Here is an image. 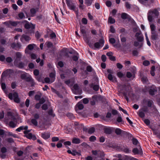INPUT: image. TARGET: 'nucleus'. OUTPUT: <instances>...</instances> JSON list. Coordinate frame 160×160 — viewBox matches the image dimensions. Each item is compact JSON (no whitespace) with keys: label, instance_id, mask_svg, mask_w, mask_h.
Instances as JSON below:
<instances>
[{"label":"nucleus","instance_id":"f257e3e1","mask_svg":"<svg viewBox=\"0 0 160 160\" xmlns=\"http://www.w3.org/2000/svg\"><path fill=\"white\" fill-rule=\"evenodd\" d=\"M159 8H154L148 11V19L149 22H152L154 18H158L159 14Z\"/></svg>","mask_w":160,"mask_h":160},{"label":"nucleus","instance_id":"f03ea898","mask_svg":"<svg viewBox=\"0 0 160 160\" xmlns=\"http://www.w3.org/2000/svg\"><path fill=\"white\" fill-rule=\"evenodd\" d=\"M16 118L14 114L11 112H9L7 113V115L5 116L4 122L6 124H8L10 121H14Z\"/></svg>","mask_w":160,"mask_h":160},{"label":"nucleus","instance_id":"7ed1b4c3","mask_svg":"<svg viewBox=\"0 0 160 160\" xmlns=\"http://www.w3.org/2000/svg\"><path fill=\"white\" fill-rule=\"evenodd\" d=\"M8 98L10 99H13L14 101L16 103H19L20 102V100L18 98V95L16 92L10 93L8 95Z\"/></svg>","mask_w":160,"mask_h":160},{"label":"nucleus","instance_id":"20e7f679","mask_svg":"<svg viewBox=\"0 0 160 160\" xmlns=\"http://www.w3.org/2000/svg\"><path fill=\"white\" fill-rule=\"evenodd\" d=\"M72 51H69L67 48H63L61 51V58L65 57L68 58L69 57L68 53L72 54Z\"/></svg>","mask_w":160,"mask_h":160},{"label":"nucleus","instance_id":"39448f33","mask_svg":"<svg viewBox=\"0 0 160 160\" xmlns=\"http://www.w3.org/2000/svg\"><path fill=\"white\" fill-rule=\"evenodd\" d=\"M7 71L8 70L3 72L1 76L0 82L1 83L2 88V89L4 91H5V89H6V85L5 83L2 82V80L3 79L4 76L7 74Z\"/></svg>","mask_w":160,"mask_h":160},{"label":"nucleus","instance_id":"423d86ee","mask_svg":"<svg viewBox=\"0 0 160 160\" xmlns=\"http://www.w3.org/2000/svg\"><path fill=\"white\" fill-rule=\"evenodd\" d=\"M101 96H100L94 95L92 97V100L90 102L91 105H94L95 104L96 102L98 100L100 99Z\"/></svg>","mask_w":160,"mask_h":160},{"label":"nucleus","instance_id":"0eeeda50","mask_svg":"<svg viewBox=\"0 0 160 160\" xmlns=\"http://www.w3.org/2000/svg\"><path fill=\"white\" fill-rule=\"evenodd\" d=\"M73 92L75 94H80L81 93L82 90H79V86L77 84H75L73 86Z\"/></svg>","mask_w":160,"mask_h":160},{"label":"nucleus","instance_id":"6e6552de","mask_svg":"<svg viewBox=\"0 0 160 160\" xmlns=\"http://www.w3.org/2000/svg\"><path fill=\"white\" fill-rule=\"evenodd\" d=\"M16 58L14 61V65H16L18 61H20L22 57V54L19 52H17L16 53Z\"/></svg>","mask_w":160,"mask_h":160},{"label":"nucleus","instance_id":"1a4fd4ad","mask_svg":"<svg viewBox=\"0 0 160 160\" xmlns=\"http://www.w3.org/2000/svg\"><path fill=\"white\" fill-rule=\"evenodd\" d=\"M66 2L67 6L70 9L74 10L75 7L70 0H66Z\"/></svg>","mask_w":160,"mask_h":160},{"label":"nucleus","instance_id":"9d476101","mask_svg":"<svg viewBox=\"0 0 160 160\" xmlns=\"http://www.w3.org/2000/svg\"><path fill=\"white\" fill-rule=\"evenodd\" d=\"M109 42L115 47L119 48L121 46L119 41H109Z\"/></svg>","mask_w":160,"mask_h":160},{"label":"nucleus","instance_id":"9b49d317","mask_svg":"<svg viewBox=\"0 0 160 160\" xmlns=\"http://www.w3.org/2000/svg\"><path fill=\"white\" fill-rule=\"evenodd\" d=\"M104 43V41H100L99 42L95 43L94 44V47L97 48H99L100 47L103 46Z\"/></svg>","mask_w":160,"mask_h":160},{"label":"nucleus","instance_id":"f8f14e48","mask_svg":"<svg viewBox=\"0 0 160 160\" xmlns=\"http://www.w3.org/2000/svg\"><path fill=\"white\" fill-rule=\"evenodd\" d=\"M17 121L16 119L14 121L12 120L9 122L7 124L12 128H15L17 125Z\"/></svg>","mask_w":160,"mask_h":160},{"label":"nucleus","instance_id":"ddd939ff","mask_svg":"<svg viewBox=\"0 0 160 160\" xmlns=\"http://www.w3.org/2000/svg\"><path fill=\"white\" fill-rule=\"evenodd\" d=\"M135 37L137 40H143V37L142 32L140 31L136 33Z\"/></svg>","mask_w":160,"mask_h":160},{"label":"nucleus","instance_id":"4468645a","mask_svg":"<svg viewBox=\"0 0 160 160\" xmlns=\"http://www.w3.org/2000/svg\"><path fill=\"white\" fill-rule=\"evenodd\" d=\"M142 41H135L134 43V46L138 48H140L142 47L143 44Z\"/></svg>","mask_w":160,"mask_h":160},{"label":"nucleus","instance_id":"2eb2a0df","mask_svg":"<svg viewBox=\"0 0 160 160\" xmlns=\"http://www.w3.org/2000/svg\"><path fill=\"white\" fill-rule=\"evenodd\" d=\"M143 102L144 104L147 103L148 107H151L153 103L152 100L150 99H144L143 100Z\"/></svg>","mask_w":160,"mask_h":160},{"label":"nucleus","instance_id":"dca6fc26","mask_svg":"<svg viewBox=\"0 0 160 160\" xmlns=\"http://www.w3.org/2000/svg\"><path fill=\"white\" fill-rule=\"evenodd\" d=\"M157 91V90L155 87L153 85L151 87L149 90V93L150 94L153 95L155 94V92Z\"/></svg>","mask_w":160,"mask_h":160},{"label":"nucleus","instance_id":"f3484780","mask_svg":"<svg viewBox=\"0 0 160 160\" xmlns=\"http://www.w3.org/2000/svg\"><path fill=\"white\" fill-rule=\"evenodd\" d=\"M25 136L29 139H32L33 140H35L36 137L34 135H33L31 133H28L25 135Z\"/></svg>","mask_w":160,"mask_h":160},{"label":"nucleus","instance_id":"a211bd4d","mask_svg":"<svg viewBox=\"0 0 160 160\" xmlns=\"http://www.w3.org/2000/svg\"><path fill=\"white\" fill-rule=\"evenodd\" d=\"M108 78L109 80L112 82H116L117 81L116 78L111 74H108Z\"/></svg>","mask_w":160,"mask_h":160},{"label":"nucleus","instance_id":"6ab92c4d","mask_svg":"<svg viewBox=\"0 0 160 160\" xmlns=\"http://www.w3.org/2000/svg\"><path fill=\"white\" fill-rule=\"evenodd\" d=\"M126 85L119 84L118 86V89L120 92L123 90H126Z\"/></svg>","mask_w":160,"mask_h":160},{"label":"nucleus","instance_id":"aec40b11","mask_svg":"<svg viewBox=\"0 0 160 160\" xmlns=\"http://www.w3.org/2000/svg\"><path fill=\"white\" fill-rule=\"evenodd\" d=\"M158 37V34L156 31L151 32V38L152 39L156 40Z\"/></svg>","mask_w":160,"mask_h":160},{"label":"nucleus","instance_id":"412c9836","mask_svg":"<svg viewBox=\"0 0 160 160\" xmlns=\"http://www.w3.org/2000/svg\"><path fill=\"white\" fill-rule=\"evenodd\" d=\"M24 27L26 29H29L32 28L33 29L35 28V26L32 23L31 24L28 23H26L25 24Z\"/></svg>","mask_w":160,"mask_h":160},{"label":"nucleus","instance_id":"4be33fe9","mask_svg":"<svg viewBox=\"0 0 160 160\" xmlns=\"http://www.w3.org/2000/svg\"><path fill=\"white\" fill-rule=\"evenodd\" d=\"M35 45L34 44H30L29 45L25 50V52L26 53H28V49L30 50H32L34 48V46Z\"/></svg>","mask_w":160,"mask_h":160},{"label":"nucleus","instance_id":"5701e85b","mask_svg":"<svg viewBox=\"0 0 160 160\" xmlns=\"http://www.w3.org/2000/svg\"><path fill=\"white\" fill-rule=\"evenodd\" d=\"M50 137L49 133H45L42 134V137L44 139H47Z\"/></svg>","mask_w":160,"mask_h":160},{"label":"nucleus","instance_id":"b1692460","mask_svg":"<svg viewBox=\"0 0 160 160\" xmlns=\"http://www.w3.org/2000/svg\"><path fill=\"white\" fill-rule=\"evenodd\" d=\"M132 152L135 154H142V152L141 150L139 151L138 149L137 148H134L132 151Z\"/></svg>","mask_w":160,"mask_h":160},{"label":"nucleus","instance_id":"393cba45","mask_svg":"<svg viewBox=\"0 0 160 160\" xmlns=\"http://www.w3.org/2000/svg\"><path fill=\"white\" fill-rule=\"evenodd\" d=\"M20 46V44L18 43H13L11 44V47L13 48H19Z\"/></svg>","mask_w":160,"mask_h":160},{"label":"nucleus","instance_id":"a878e982","mask_svg":"<svg viewBox=\"0 0 160 160\" xmlns=\"http://www.w3.org/2000/svg\"><path fill=\"white\" fill-rule=\"evenodd\" d=\"M45 82L46 83H52L54 81V79H51L49 78H46L44 79Z\"/></svg>","mask_w":160,"mask_h":160},{"label":"nucleus","instance_id":"bb28decb","mask_svg":"<svg viewBox=\"0 0 160 160\" xmlns=\"http://www.w3.org/2000/svg\"><path fill=\"white\" fill-rule=\"evenodd\" d=\"M20 22L18 21H10L9 22L10 24L12 26L14 27L16 26L18 24H19Z\"/></svg>","mask_w":160,"mask_h":160},{"label":"nucleus","instance_id":"cd10ccee","mask_svg":"<svg viewBox=\"0 0 160 160\" xmlns=\"http://www.w3.org/2000/svg\"><path fill=\"white\" fill-rule=\"evenodd\" d=\"M128 15L126 13L123 12L121 14V18L123 19H128Z\"/></svg>","mask_w":160,"mask_h":160},{"label":"nucleus","instance_id":"c85d7f7f","mask_svg":"<svg viewBox=\"0 0 160 160\" xmlns=\"http://www.w3.org/2000/svg\"><path fill=\"white\" fill-rule=\"evenodd\" d=\"M92 153L93 154H94L95 155H98L100 153H102V156H104L103 153V152H101L100 151H98L97 150H93L92 151Z\"/></svg>","mask_w":160,"mask_h":160},{"label":"nucleus","instance_id":"c756f323","mask_svg":"<svg viewBox=\"0 0 160 160\" xmlns=\"http://www.w3.org/2000/svg\"><path fill=\"white\" fill-rule=\"evenodd\" d=\"M104 132L107 134H110L112 132L111 129L109 128H105L104 129Z\"/></svg>","mask_w":160,"mask_h":160},{"label":"nucleus","instance_id":"7c9ffc66","mask_svg":"<svg viewBox=\"0 0 160 160\" xmlns=\"http://www.w3.org/2000/svg\"><path fill=\"white\" fill-rule=\"evenodd\" d=\"M86 43H87L89 46V47L92 48H94L92 41H86Z\"/></svg>","mask_w":160,"mask_h":160},{"label":"nucleus","instance_id":"2f4dec72","mask_svg":"<svg viewBox=\"0 0 160 160\" xmlns=\"http://www.w3.org/2000/svg\"><path fill=\"white\" fill-rule=\"evenodd\" d=\"M30 12L31 14V16L34 17L36 12V10L34 8H32L30 10Z\"/></svg>","mask_w":160,"mask_h":160},{"label":"nucleus","instance_id":"473e14b6","mask_svg":"<svg viewBox=\"0 0 160 160\" xmlns=\"http://www.w3.org/2000/svg\"><path fill=\"white\" fill-rule=\"evenodd\" d=\"M80 140L78 138H74L72 140V142L75 144H79L80 143Z\"/></svg>","mask_w":160,"mask_h":160},{"label":"nucleus","instance_id":"72a5a7b5","mask_svg":"<svg viewBox=\"0 0 160 160\" xmlns=\"http://www.w3.org/2000/svg\"><path fill=\"white\" fill-rule=\"evenodd\" d=\"M91 87H93V89L96 91H97L99 90V86L98 85H94L92 83L91 85Z\"/></svg>","mask_w":160,"mask_h":160},{"label":"nucleus","instance_id":"f704fd0d","mask_svg":"<svg viewBox=\"0 0 160 160\" xmlns=\"http://www.w3.org/2000/svg\"><path fill=\"white\" fill-rule=\"evenodd\" d=\"M18 67L20 68H22L24 67V63L22 62H20L18 64V62L17 63V64L15 65Z\"/></svg>","mask_w":160,"mask_h":160},{"label":"nucleus","instance_id":"c9c22d12","mask_svg":"<svg viewBox=\"0 0 160 160\" xmlns=\"http://www.w3.org/2000/svg\"><path fill=\"white\" fill-rule=\"evenodd\" d=\"M93 0H86L85 1V3L87 6H90L92 4Z\"/></svg>","mask_w":160,"mask_h":160},{"label":"nucleus","instance_id":"e433bc0d","mask_svg":"<svg viewBox=\"0 0 160 160\" xmlns=\"http://www.w3.org/2000/svg\"><path fill=\"white\" fill-rule=\"evenodd\" d=\"M108 22L111 24H113L115 22V20L112 17H109L108 19Z\"/></svg>","mask_w":160,"mask_h":160},{"label":"nucleus","instance_id":"4c0bfd02","mask_svg":"<svg viewBox=\"0 0 160 160\" xmlns=\"http://www.w3.org/2000/svg\"><path fill=\"white\" fill-rule=\"evenodd\" d=\"M78 108L80 110L84 108L83 105L81 102H78L77 105Z\"/></svg>","mask_w":160,"mask_h":160},{"label":"nucleus","instance_id":"58836bf2","mask_svg":"<svg viewBox=\"0 0 160 160\" xmlns=\"http://www.w3.org/2000/svg\"><path fill=\"white\" fill-rule=\"evenodd\" d=\"M80 31L82 34L83 35H85L86 33V31L85 29V28L84 27H81L80 28Z\"/></svg>","mask_w":160,"mask_h":160},{"label":"nucleus","instance_id":"ea45409f","mask_svg":"<svg viewBox=\"0 0 160 160\" xmlns=\"http://www.w3.org/2000/svg\"><path fill=\"white\" fill-rule=\"evenodd\" d=\"M151 32H155L156 27L154 24H152L150 26Z\"/></svg>","mask_w":160,"mask_h":160},{"label":"nucleus","instance_id":"a19ab883","mask_svg":"<svg viewBox=\"0 0 160 160\" xmlns=\"http://www.w3.org/2000/svg\"><path fill=\"white\" fill-rule=\"evenodd\" d=\"M72 155L74 156H75L76 155H77L79 156L81 155L80 153L77 152L76 150H72Z\"/></svg>","mask_w":160,"mask_h":160},{"label":"nucleus","instance_id":"79ce46f5","mask_svg":"<svg viewBox=\"0 0 160 160\" xmlns=\"http://www.w3.org/2000/svg\"><path fill=\"white\" fill-rule=\"evenodd\" d=\"M49 76L51 79H54L55 80V73L54 72H51Z\"/></svg>","mask_w":160,"mask_h":160},{"label":"nucleus","instance_id":"37998d69","mask_svg":"<svg viewBox=\"0 0 160 160\" xmlns=\"http://www.w3.org/2000/svg\"><path fill=\"white\" fill-rule=\"evenodd\" d=\"M138 115L140 117L143 118L145 117V114L142 111L140 110L138 113Z\"/></svg>","mask_w":160,"mask_h":160},{"label":"nucleus","instance_id":"c03bdc74","mask_svg":"<svg viewBox=\"0 0 160 160\" xmlns=\"http://www.w3.org/2000/svg\"><path fill=\"white\" fill-rule=\"evenodd\" d=\"M31 122L35 126H37L38 125V122L35 119L33 118L32 119Z\"/></svg>","mask_w":160,"mask_h":160},{"label":"nucleus","instance_id":"a18cd8bd","mask_svg":"<svg viewBox=\"0 0 160 160\" xmlns=\"http://www.w3.org/2000/svg\"><path fill=\"white\" fill-rule=\"evenodd\" d=\"M96 137L94 136H91L89 138V140L90 141L93 142H94L96 140Z\"/></svg>","mask_w":160,"mask_h":160},{"label":"nucleus","instance_id":"49530a36","mask_svg":"<svg viewBox=\"0 0 160 160\" xmlns=\"http://www.w3.org/2000/svg\"><path fill=\"white\" fill-rule=\"evenodd\" d=\"M95 131V128L93 127H92L90 128L88 130V133L89 134H91Z\"/></svg>","mask_w":160,"mask_h":160},{"label":"nucleus","instance_id":"de8ad7c7","mask_svg":"<svg viewBox=\"0 0 160 160\" xmlns=\"http://www.w3.org/2000/svg\"><path fill=\"white\" fill-rule=\"evenodd\" d=\"M56 37L55 34L54 32H52L50 34V37L51 39H53Z\"/></svg>","mask_w":160,"mask_h":160},{"label":"nucleus","instance_id":"09e8293b","mask_svg":"<svg viewBox=\"0 0 160 160\" xmlns=\"http://www.w3.org/2000/svg\"><path fill=\"white\" fill-rule=\"evenodd\" d=\"M45 45H46V46L47 47L50 48V47H51L52 46V44L51 42H47L45 43Z\"/></svg>","mask_w":160,"mask_h":160},{"label":"nucleus","instance_id":"8fccbe9b","mask_svg":"<svg viewBox=\"0 0 160 160\" xmlns=\"http://www.w3.org/2000/svg\"><path fill=\"white\" fill-rule=\"evenodd\" d=\"M67 116L71 119H73L74 118V117L72 113H68L67 114Z\"/></svg>","mask_w":160,"mask_h":160},{"label":"nucleus","instance_id":"3c124183","mask_svg":"<svg viewBox=\"0 0 160 160\" xmlns=\"http://www.w3.org/2000/svg\"><path fill=\"white\" fill-rule=\"evenodd\" d=\"M78 54H77V55H74L72 57V59L75 61H78L79 57L78 56Z\"/></svg>","mask_w":160,"mask_h":160},{"label":"nucleus","instance_id":"603ef678","mask_svg":"<svg viewBox=\"0 0 160 160\" xmlns=\"http://www.w3.org/2000/svg\"><path fill=\"white\" fill-rule=\"evenodd\" d=\"M115 132L117 135H120L121 133V130L119 128H117L115 131Z\"/></svg>","mask_w":160,"mask_h":160},{"label":"nucleus","instance_id":"864d4df0","mask_svg":"<svg viewBox=\"0 0 160 160\" xmlns=\"http://www.w3.org/2000/svg\"><path fill=\"white\" fill-rule=\"evenodd\" d=\"M82 23L84 24H86L88 23V21L87 19L85 18H83L82 19Z\"/></svg>","mask_w":160,"mask_h":160},{"label":"nucleus","instance_id":"5fc2aeb1","mask_svg":"<svg viewBox=\"0 0 160 160\" xmlns=\"http://www.w3.org/2000/svg\"><path fill=\"white\" fill-rule=\"evenodd\" d=\"M132 142L133 144L135 145H137L138 143V141L135 138L132 139Z\"/></svg>","mask_w":160,"mask_h":160},{"label":"nucleus","instance_id":"6e6d98bb","mask_svg":"<svg viewBox=\"0 0 160 160\" xmlns=\"http://www.w3.org/2000/svg\"><path fill=\"white\" fill-rule=\"evenodd\" d=\"M110 31L112 33H114L115 32V30L113 26H110Z\"/></svg>","mask_w":160,"mask_h":160},{"label":"nucleus","instance_id":"4d7b16f0","mask_svg":"<svg viewBox=\"0 0 160 160\" xmlns=\"http://www.w3.org/2000/svg\"><path fill=\"white\" fill-rule=\"evenodd\" d=\"M141 110L142 111L144 112H147L148 111V107L146 106H144L141 109Z\"/></svg>","mask_w":160,"mask_h":160},{"label":"nucleus","instance_id":"13d9d810","mask_svg":"<svg viewBox=\"0 0 160 160\" xmlns=\"http://www.w3.org/2000/svg\"><path fill=\"white\" fill-rule=\"evenodd\" d=\"M150 64L148 60H145L143 62V65L145 66H148Z\"/></svg>","mask_w":160,"mask_h":160},{"label":"nucleus","instance_id":"bf43d9fd","mask_svg":"<svg viewBox=\"0 0 160 160\" xmlns=\"http://www.w3.org/2000/svg\"><path fill=\"white\" fill-rule=\"evenodd\" d=\"M83 102L85 104H86L89 102V100L88 98H85L82 99Z\"/></svg>","mask_w":160,"mask_h":160},{"label":"nucleus","instance_id":"052dcab7","mask_svg":"<svg viewBox=\"0 0 160 160\" xmlns=\"http://www.w3.org/2000/svg\"><path fill=\"white\" fill-rule=\"evenodd\" d=\"M35 36L38 39L40 37L41 35L38 31H37L35 33Z\"/></svg>","mask_w":160,"mask_h":160},{"label":"nucleus","instance_id":"680f3d73","mask_svg":"<svg viewBox=\"0 0 160 160\" xmlns=\"http://www.w3.org/2000/svg\"><path fill=\"white\" fill-rule=\"evenodd\" d=\"M42 108L43 110H46L48 108V105L46 104H44L42 105Z\"/></svg>","mask_w":160,"mask_h":160},{"label":"nucleus","instance_id":"e2e57ef3","mask_svg":"<svg viewBox=\"0 0 160 160\" xmlns=\"http://www.w3.org/2000/svg\"><path fill=\"white\" fill-rule=\"evenodd\" d=\"M33 78H32V77L30 76H29L28 77H27V78H26L25 80L26 81L28 82H30L31 80H32V79Z\"/></svg>","mask_w":160,"mask_h":160},{"label":"nucleus","instance_id":"0e129e2a","mask_svg":"<svg viewBox=\"0 0 160 160\" xmlns=\"http://www.w3.org/2000/svg\"><path fill=\"white\" fill-rule=\"evenodd\" d=\"M63 144L65 146H70L71 145V142L70 141H67L64 142Z\"/></svg>","mask_w":160,"mask_h":160},{"label":"nucleus","instance_id":"69168bd1","mask_svg":"<svg viewBox=\"0 0 160 160\" xmlns=\"http://www.w3.org/2000/svg\"><path fill=\"white\" fill-rule=\"evenodd\" d=\"M117 76L119 78H122L123 76V74L121 72H118L117 73Z\"/></svg>","mask_w":160,"mask_h":160},{"label":"nucleus","instance_id":"338daca9","mask_svg":"<svg viewBox=\"0 0 160 160\" xmlns=\"http://www.w3.org/2000/svg\"><path fill=\"white\" fill-rule=\"evenodd\" d=\"M18 16L20 19H22L25 17L24 14L22 12L19 13Z\"/></svg>","mask_w":160,"mask_h":160},{"label":"nucleus","instance_id":"774afa93","mask_svg":"<svg viewBox=\"0 0 160 160\" xmlns=\"http://www.w3.org/2000/svg\"><path fill=\"white\" fill-rule=\"evenodd\" d=\"M33 73L35 76H37L39 74V71L38 69H35Z\"/></svg>","mask_w":160,"mask_h":160}]
</instances>
